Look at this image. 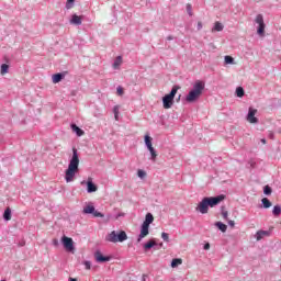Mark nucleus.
Wrapping results in <instances>:
<instances>
[{
	"label": "nucleus",
	"instance_id": "32",
	"mask_svg": "<svg viewBox=\"0 0 281 281\" xmlns=\"http://www.w3.org/2000/svg\"><path fill=\"white\" fill-rule=\"evenodd\" d=\"M221 212H222V216H223L224 221H227L229 213L227 211H225V206H221Z\"/></svg>",
	"mask_w": 281,
	"mask_h": 281
},
{
	"label": "nucleus",
	"instance_id": "8",
	"mask_svg": "<svg viewBox=\"0 0 281 281\" xmlns=\"http://www.w3.org/2000/svg\"><path fill=\"white\" fill-rule=\"evenodd\" d=\"M83 214H92L94 218H104V214L97 211L93 205H86L83 207Z\"/></svg>",
	"mask_w": 281,
	"mask_h": 281
},
{
	"label": "nucleus",
	"instance_id": "15",
	"mask_svg": "<svg viewBox=\"0 0 281 281\" xmlns=\"http://www.w3.org/2000/svg\"><path fill=\"white\" fill-rule=\"evenodd\" d=\"M70 128L72 133H76L77 137H82V135H85V131L80 128L76 123H72Z\"/></svg>",
	"mask_w": 281,
	"mask_h": 281
},
{
	"label": "nucleus",
	"instance_id": "24",
	"mask_svg": "<svg viewBox=\"0 0 281 281\" xmlns=\"http://www.w3.org/2000/svg\"><path fill=\"white\" fill-rule=\"evenodd\" d=\"M224 25L221 22H215L214 27L212 29V32H223Z\"/></svg>",
	"mask_w": 281,
	"mask_h": 281
},
{
	"label": "nucleus",
	"instance_id": "23",
	"mask_svg": "<svg viewBox=\"0 0 281 281\" xmlns=\"http://www.w3.org/2000/svg\"><path fill=\"white\" fill-rule=\"evenodd\" d=\"M179 265H183V260L181 258H175L171 260V267L172 269H177Z\"/></svg>",
	"mask_w": 281,
	"mask_h": 281
},
{
	"label": "nucleus",
	"instance_id": "48",
	"mask_svg": "<svg viewBox=\"0 0 281 281\" xmlns=\"http://www.w3.org/2000/svg\"><path fill=\"white\" fill-rule=\"evenodd\" d=\"M69 281H78L76 278H69Z\"/></svg>",
	"mask_w": 281,
	"mask_h": 281
},
{
	"label": "nucleus",
	"instance_id": "16",
	"mask_svg": "<svg viewBox=\"0 0 281 281\" xmlns=\"http://www.w3.org/2000/svg\"><path fill=\"white\" fill-rule=\"evenodd\" d=\"M71 25H82V16L78 14H72L70 19Z\"/></svg>",
	"mask_w": 281,
	"mask_h": 281
},
{
	"label": "nucleus",
	"instance_id": "2",
	"mask_svg": "<svg viewBox=\"0 0 281 281\" xmlns=\"http://www.w3.org/2000/svg\"><path fill=\"white\" fill-rule=\"evenodd\" d=\"M203 91H205V82L201 80H196L193 85V88L189 91L186 97V102L192 104L203 95Z\"/></svg>",
	"mask_w": 281,
	"mask_h": 281
},
{
	"label": "nucleus",
	"instance_id": "31",
	"mask_svg": "<svg viewBox=\"0 0 281 281\" xmlns=\"http://www.w3.org/2000/svg\"><path fill=\"white\" fill-rule=\"evenodd\" d=\"M271 192H273V189H271L269 184L263 187V194H266V196H270Z\"/></svg>",
	"mask_w": 281,
	"mask_h": 281
},
{
	"label": "nucleus",
	"instance_id": "5",
	"mask_svg": "<svg viewBox=\"0 0 281 281\" xmlns=\"http://www.w3.org/2000/svg\"><path fill=\"white\" fill-rule=\"evenodd\" d=\"M105 240L108 243H124V240H128V235L126 232L121 231L120 233L112 231L106 237Z\"/></svg>",
	"mask_w": 281,
	"mask_h": 281
},
{
	"label": "nucleus",
	"instance_id": "10",
	"mask_svg": "<svg viewBox=\"0 0 281 281\" xmlns=\"http://www.w3.org/2000/svg\"><path fill=\"white\" fill-rule=\"evenodd\" d=\"M257 113H258V110L254 108L248 109V114L246 116V120L247 122H249V124H258V117H256Z\"/></svg>",
	"mask_w": 281,
	"mask_h": 281
},
{
	"label": "nucleus",
	"instance_id": "39",
	"mask_svg": "<svg viewBox=\"0 0 281 281\" xmlns=\"http://www.w3.org/2000/svg\"><path fill=\"white\" fill-rule=\"evenodd\" d=\"M248 168H256V161H254L252 159H250L247 164Z\"/></svg>",
	"mask_w": 281,
	"mask_h": 281
},
{
	"label": "nucleus",
	"instance_id": "33",
	"mask_svg": "<svg viewBox=\"0 0 281 281\" xmlns=\"http://www.w3.org/2000/svg\"><path fill=\"white\" fill-rule=\"evenodd\" d=\"M74 3H76V0H67L66 10H71V8H74Z\"/></svg>",
	"mask_w": 281,
	"mask_h": 281
},
{
	"label": "nucleus",
	"instance_id": "27",
	"mask_svg": "<svg viewBox=\"0 0 281 281\" xmlns=\"http://www.w3.org/2000/svg\"><path fill=\"white\" fill-rule=\"evenodd\" d=\"M235 93L237 98H243L245 95V89L243 87H237Z\"/></svg>",
	"mask_w": 281,
	"mask_h": 281
},
{
	"label": "nucleus",
	"instance_id": "6",
	"mask_svg": "<svg viewBox=\"0 0 281 281\" xmlns=\"http://www.w3.org/2000/svg\"><path fill=\"white\" fill-rule=\"evenodd\" d=\"M206 204L209 207H216L222 201H225V194H220L216 196H205Z\"/></svg>",
	"mask_w": 281,
	"mask_h": 281
},
{
	"label": "nucleus",
	"instance_id": "36",
	"mask_svg": "<svg viewBox=\"0 0 281 281\" xmlns=\"http://www.w3.org/2000/svg\"><path fill=\"white\" fill-rule=\"evenodd\" d=\"M187 13L189 14V16L193 15V13H192V4H190V3H187Z\"/></svg>",
	"mask_w": 281,
	"mask_h": 281
},
{
	"label": "nucleus",
	"instance_id": "21",
	"mask_svg": "<svg viewBox=\"0 0 281 281\" xmlns=\"http://www.w3.org/2000/svg\"><path fill=\"white\" fill-rule=\"evenodd\" d=\"M215 227H217V229H220V232H222L223 234L227 232V226L223 222H216Z\"/></svg>",
	"mask_w": 281,
	"mask_h": 281
},
{
	"label": "nucleus",
	"instance_id": "14",
	"mask_svg": "<svg viewBox=\"0 0 281 281\" xmlns=\"http://www.w3.org/2000/svg\"><path fill=\"white\" fill-rule=\"evenodd\" d=\"M271 236V231H258L255 235L256 240H262L265 237Z\"/></svg>",
	"mask_w": 281,
	"mask_h": 281
},
{
	"label": "nucleus",
	"instance_id": "29",
	"mask_svg": "<svg viewBox=\"0 0 281 281\" xmlns=\"http://www.w3.org/2000/svg\"><path fill=\"white\" fill-rule=\"evenodd\" d=\"M272 214L273 216H280L281 214V206L280 205H274L273 209H272Z\"/></svg>",
	"mask_w": 281,
	"mask_h": 281
},
{
	"label": "nucleus",
	"instance_id": "25",
	"mask_svg": "<svg viewBox=\"0 0 281 281\" xmlns=\"http://www.w3.org/2000/svg\"><path fill=\"white\" fill-rule=\"evenodd\" d=\"M120 65H122V56H117L113 63L114 69H120Z\"/></svg>",
	"mask_w": 281,
	"mask_h": 281
},
{
	"label": "nucleus",
	"instance_id": "46",
	"mask_svg": "<svg viewBox=\"0 0 281 281\" xmlns=\"http://www.w3.org/2000/svg\"><path fill=\"white\" fill-rule=\"evenodd\" d=\"M146 278H148V274H143L142 276V281H146Z\"/></svg>",
	"mask_w": 281,
	"mask_h": 281
},
{
	"label": "nucleus",
	"instance_id": "43",
	"mask_svg": "<svg viewBox=\"0 0 281 281\" xmlns=\"http://www.w3.org/2000/svg\"><path fill=\"white\" fill-rule=\"evenodd\" d=\"M228 225H229V227H234L236 225V223L234 221L229 220Z\"/></svg>",
	"mask_w": 281,
	"mask_h": 281
},
{
	"label": "nucleus",
	"instance_id": "38",
	"mask_svg": "<svg viewBox=\"0 0 281 281\" xmlns=\"http://www.w3.org/2000/svg\"><path fill=\"white\" fill-rule=\"evenodd\" d=\"M116 93H117V95H124V88H122V86H119L116 88Z\"/></svg>",
	"mask_w": 281,
	"mask_h": 281
},
{
	"label": "nucleus",
	"instance_id": "1",
	"mask_svg": "<svg viewBox=\"0 0 281 281\" xmlns=\"http://www.w3.org/2000/svg\"><path fill=\"white\" fill-rule=\"evenodd\" d=\"M78 166H80V158L78 157V149L74 147L72 157L65 172L66 183H71V181H74V177H76V172L79 170Z\"/></svg>",
	"mask_w": 281,
	"mask_h": 281
},
{
	"label": "nucleus",
	"instance_id": "35",
	"mask_svg": "<svg viewBox=\"0 0 281 281\" xmlns=\"http://www.w3.org/2000/svg\"><path fill=\"white\" fill-rule=\"evenodd\" d=\"M113 113H114V117L115 120H117L119 115H120V106L115 105L113 108Z\"/></svg>",
	"mask_w": 281,
	"mask_h": 281
},
{
	"label": "nucleus",
	"instance_id": "17",
	"mask_svg": "<svg viewBox=\"0 0 281 281\" xmlns=\"http://www.w3.org/2000/svg\"><path fill=\"white\" fill-rule=\"evenodd\" d=\"M64 78H65V72H57L52 77L54 85H58V82L64 80Z\"/></svg>",
	"mask_w": 281,
	"mask_h": 281
},
{
	"label": "nucleus",
	"instance_id": "3",
	"mask_svg": "<svg viewBox=\"0 0 281 281\" xmlns=\"http://www.w3.org/2000/svg\"><path fill=\"white\" fill-rule=\"evenodd\" d=\"M154 221H155V216H153V213H147L145 216V221L140 225V234L138 235L137 243H142V239L146 238V236L150 234L149 229Z\"/></svg>",
	"mask_w": 281,
	"mask_h": 281
},
{
	"label": "nucleus",
	"instance_id": "40",
	"mask_svg": "<svg viewBox=\"0 0 281 281\" xmlns=\"http://www.w3.org/2000/svg\"><path fill=\"white\" fill-rule=\"evenodd\" d=\"M83 266L87 270L91 269V261H83Z\"/></svg>",
	"mask_w": 281,
	"mask_h": 281
},
{
	"label": "nucleus",
	"instance_id": "34",
	"mask_svg": "<svg viewBox=\"0 0 281 281\" xmlns=\"http://www.w3.org/2000/svg\"><path fill=\"white\" fill-rule=\"evenodd\" d=\"M161 238L165 243H170V236L168 233H161Z\"/></svg>",
	"mask_w": 281,
	"mask_h": 281
},
{
	"label": "nucleus",
	"instance_id": "13",
	"mask_svg": "<svg viewBox=\"0 0 281 281\" xmlns=\"http://www.w3.org/2000/svg\"><path fill=\"white\" fill-rule=\"evenodd\" d=\"M94 259H95V262H99L100 265H102L104 262L111 261V256H104L102 255V251L97 250L94 252Z\"/></svg>",
	"mask_w": 281,
	"mask_h": 281
},
{
	"label": "nucleus",
	"instance_id": "19",
	"mask_svg": "<svg viewBox=\"0 0 281 281\" xmlns=\"http://www.w3.org/2000/svg\"><path fill=\"white\" fill-rule=\"evenodd\" d=\"M271 201L269 200V198H263L261 200V207H263L265 210H269V207H271Z\"/></svg>",
	"mask_w": 281,
	"mask_h": 281
},
{
	"label": "nucleus",
	"instance_id": "37",
	"mask_svg": "<svg viewBox=\"0 0 281 281\" xmlns=\"http://www.w3.org/2000/svg\"><path fill=\"white\" fill-rule=\"evenodd\" d=\"M137 176L139 177V179H144V178L146 177V171L139 169V170L137 171Z\"/></svg>",
	"mask_w": 281,
	"mask_h": 281
},
{
	"label": "nucleus",
	"instance_id": "4",
	"mask_svg": "<svg viewBox=\"0 0 281 281\" xmlns=\"http://www.w3.org/2000/svg\"><path fill=\"white\" fill-rule=\"evenodd\" d=\"M181 89L179 86H173L170 93L162 97V106L164 109H172V105L175 104V95H177V92Z\"/></svg>",
	"mask_w": 281,
	"mask_h": 281
},
{
	"label": "nucleus",
	"instance_id": "20",
	"mask_svg": "<svg viewBox=\"0 0 281 281\" xmlns=\"http://www.w3.org/2000/svg\"><path fill=\"white\" fill-rule=\"evenodd\" d=\"M4 221H12V210L7 207L3 213Z\"/></svg>",
	"mask_w": 281,
	"mask_h": 281
},
{
	"label": "nucleus",
	"instance_id": "7",
	"mask_svg": "<svg viewBox=\"0 0 281 281\" xmlns=\"http://www.w3.org/2000/svg\"><path fill=\"white\" fill-rule=\"evenodd\" d=\"M255 23L259 24V26L257 29V34L259 36H265V27H267V25L265 24V18L262 16V14H258L256 16Z\"/></svg>",
	"mask_w": 281,
	"mask_h": 281
},
{
	"label": "nucleus",
	"instance_id": "44",
	"mask_svg": "<svg viewBox=\"0 0 281 281\" xmlns=\"http://www.w3.org/2000/svg\"><path fill=\"white\" fill-rule=\"evenodd\" d=\"M167 41H175V37L172 35L167 36Z\"/></svg>",
	"mask_w": 281,
	"mask_h": 281
},
{
	"label": "nucleus",
	"instance_id": "11",
	"mask_svg": "<svg viewBox=\"0 0 281 281\" xmlns=\"http://www.w3.org/2000/svg\"><path fill=\"white\" fill-rule=\"evenodd\" d=\"M87 186V192L88 194H92V192H98V186L93 183V180L91 178L88 179V181H81V186Z\"/></svg>",
	"mask_w": 281,
	"mask_h": 281
},
{
	"label": "nucleus",
	"instance_id": "28",
	"mask_svg": "<svg viewBox=\"0 0 281 281\" xmlns=\"http://www.w3.org/2000/svg\"><path fill=\"white\" fill-rule=\"evenodd\" d=\"M8 71H10V65L8 64H2L1 65V75L5 76V74H8Z\"/></svg>",
	"mask_w": 281,
	"mask_h": 281
},
{
	"label": "nucleus",
	"instance_id": "45",
	"mask_svg": "<svg viewBox=\"0 0 281 281\" xmlns=\"http://www.w3.org/2000/svg\"><path fill=\"white\" fill-rule=\"evenodd\" d=\"M204 249L207 251V249H210V243L204 245Z\"/></svg>",
	"mask_w": 281,
	"mask_h": 281
},
{
	"label": "nucleus",
	"instance_id": "26",
	"mask_svg": "<svg viewBox=\"0 0 281 281\" xmlns=\"http://www.w3.org/2000/svg\"><path fill=\"white\" fill-rule=\"evenodd\" d=\"M150 153V159L151 161H157V150H155V147H151L148 149Z\"/></svg>",
	"mask_w": 281,
	"mask_h": 281
},
{
	"label": "nucleus",
	"instance_id": "30",
	"mask_svg": "<svg viewBox=\"0 0 281 281\" xmlns=\"http://www.w3.org/2000/svg\"><path fill=\"white\" fill-rule=\"evenodd\" d=\"M224 63H225V65H234V57L226 55L224 57Z\"/></svg>",
	"mask_w": 281,
	"mask_h": 281
},
{
	"label": "nucleus",
	"instance_id": "47",
	"mask_svg": "<svg viewBox=\"0 0 281 281\" xmlns=\"http://www.w3.org/2000/svg\"><path fill=\"white\" fill-rule=\"evenodd\" d=\"M261 144H267V139L266 138H261Z\"/></svg>",
	"mask_w": 281,
	"mask_h": 281
},
{
	"label": "nucleus",
	"instance_id": "18",
	"mask_svg": "<svg viewBox=\"0 0 281 281\" xmlns=\"http://www.w3.org/2000/svg\"><path fill=\"white\" fill-rule=\"evenodd\" d=\"M144 142H145V146H146L147 150L153 148V137H150V135L146 134L144 136Z\"/></svg>",
	"mask_w": 281,
	"mask_h": 281
},
{
	"label": "nucleus",
	"instance_id": "12",
	"mask_svg": "<svg viewBox=\"0 0 281 281\" xmlns=\"http://www.w3.org/2000/svg\"><path fill=\"white\" fill-rule=\"evenodd\" d=\"M195 210L196 212H200V214H207V212H210V206H207V201L205 200V198L202 199Z\"/></svg>",
	"mask_w": 281,
	"mask_h": 281
},
{
	"label": "nucleus",
	"instance_id": "41",
	"mask_svg": "<svg viewBox=\"0 0 281 281\" xmlns=\"http://www.w3.org/2000/svg\"><path fill=\"white\" fill-rule=\"evenodd\" d=\"M53 245L54 247H58V245H60V241H58V239H53Z\"/></svg>",
	"mask_w": 281,
	"mask_h": 281
},
{
	"label": "nucleus",
	"instance_id": "42",
	"mask_svg": "<svg viewBox=\"0 0 281 281\" xmlns=\"http://www.w3.org/2000/svg\"><path fill=\"white\" fill-rule=\"evenodd\" d=\"M203 30V23L202 22H198V31Z\"/></svg>",
	"mask_w": 281,
	"mask_h": 281
},
{
	"label": "nucleus",
	"instance_id": "9",
	"mask_svg": "<svg viewBox=\"0 0 281 281\" xmlns=\"http://www.w3.org/2000/svg\"><path fill=\"white\" fill-rule=\"evenodd\" d=\"M61 245L66 249V251H75L76 247H74V239L71 237L63 236Z\"/></svg>",
	"mask_w": 281,
	"mask_h": 281
},
{
	"label": "nucleus",
	"instance_id": "22",
	"mask_svg": "<svg viewBox=\"0 0 281 281\" xmlns=\"http://www.w3.org/2000/svg\"><path fill=\"white\" fill-rule=\"evenodd\" d=\"M157 243H155L154 240H149L147 243L144 244V249L145 251H149V249H153V247H156Z\"/></svg>",
	"mask_w": 281,
	"mask_h": 281
}]
</instances>
